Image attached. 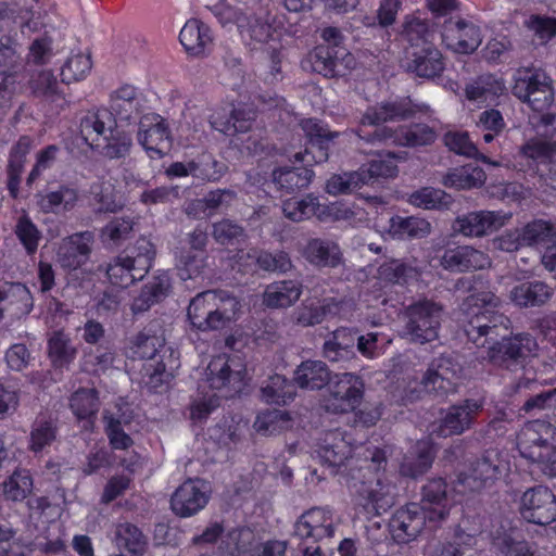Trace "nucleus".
<instances>
[{
    "mask_svg": "<svg viewBox=\"0 0 556 556\" xmlns=\"http://www.w3.org/2000/svg\"><path fill=\"white\" fill-rule=\"evenodd\" d=\"M428 111L427 104L414 102L409 97L382 101L367 108L355 134L361 140L370 144L392 142L408 147L428 146L437 138L435 131L428 125L416 124L400 131L381 126L388 122L408 119L416 113H427Z\"/></svg>",
    "mask_w": 556,
    "mask_h": 556,
    "instance_id": "obj_1",
    "label": "nucleus"
},
{
    "mask_svg": "<svg viewBox=\"0 0 556 556\" xmlns=\"http://www.w3.org/2000/svg\"><path fill=\"white\" fill-rule=\"evenodd\" d=\"M501 299L491 291H480L469 295L463 306L471 309V318L464 328L465 334L478 348H484L497 339H504L509 332L510 319L495 311Z\"/></svg>",
    "mask_w": 556,
    "mask_h": 556,
    "instance_id": "obj_2",
    "label": "nucleus"
},
{
    "mask_svg": "<svg viewBox=\"0 0 556 556\" xmlns=\"http://www.w3.org/2000/svg\"><path fill=\"white\" fill-rule=\"evenodd\" d=\"M357 455L364 462L359 472H375L372 478H366V473L361 475L365 480L362 481L358 494L364 500L363 505L368 513L380 515L394 504V486L380 473L387 465L386 452L377 446H367L359 448Z\"/></svg>",
    "mask_w": 556,
    "mask_h": 556,
    "instance_id": "obj_3",
    "label": "nucleus"
},
{
    "mask_svg": "<svg viewBox=\"0 0 556 556\" xmlns=\"http://www.w3.org/2000/svg\"><path fill=\"white\" fill-rule=\"evenodd\" d=\"M521 455L539 464L541 471L556 476V428L549 422L535 420L528 424L518 437Z\"/></svg>",
    "mask_w": 556,
    "mask_h": 556,
    "instance_id": "obj_4",
    "label": "nucleus"
},
{
    "mask_svg": "<svg viewBox=\"0 0 556 556\" xmlns=\"http://www.w3.org/2000/svg\"><path fill=\"white\" fill-rule=\"evenodd\" d=\"M443 307L431 300H419L406 307L403 334L413 343L425 344L439 336Z\"/></svg>",
    "mask_w": 556,
    "mask_h": 556,
    "instance_id": "obj_5",
    "label": "nucleus"
},
{
    "mask_svg": "<svg viewBox=\"0 0 556 556\" xmlns=\"http://www.w3.org/2000/svg\"><path fill=\"white\" fill-rule=\"evenodd\" d=\"M165 339L157 334L153 325L144 327L131 341L130 356L132 358L148 359L143 369L149 379L146 381L151 388L167 382L172 374L167 371L163 361H155L157 353L164 350Z\"/></svg>",
    "mask_w": 556,
    "mask_h": 556,
    "instance_id": "obj_6",
    "label": "nucleus"
},
{
    "mask_svg": "<svg viewBox=\"0 0 556 556\" xmlns=\"http://www.w3.org/2000/svg\"><path fill=\"white\" fill-rule=\"evenodd\" d=\"M538 349L535 338L529 333H518L492 342L488 354L494 366L516 372L525 368L530 357L536 355Z\"/></svg>",
    "mask_w": 556,
    "mask_h": 556,
    "instance_id": "obj_7",
    "label": "nucleus"
},
{
    "mask_svg": "<svg viewBox=\"0 0 556 556\" xmlns=\"http://www.w3.org/2000/svg\"><path fill=\"white\" fill-rule=\"evenodd\" d=\"M365 384L363 379L353 372L336 376L329 386V393L324 400V407L333 414L354 410L362 402Z\"/></svg>",
    "mask_w": 556,
    "mask_h": 556,
    "instance_id": "obj_8",
    "label": "nucleus"
},
{
    "mask_svg": "<svg viewBox=\"0 0 556 556\" xmlns=\"http://www.w3.org/2000/svg\"><path fill=\"white\" fill-rule=\"evenodd\" d=\"M441 36L450 50L462 54L475 52L482 42L481 28L471 20L459 15L443 21Z\"/></svg>",
    "mask_w": 556,
    "mask_h": 556,
    "instance_id": "obj_9",
    "label": "nucleus"
},
{
    "mask_svg": "<svg viewBox=\"0 0 556 556\" xmlns=\"http://www.w3.org/2000/svg\"><path fill=\"white\" fill-rule=\"evenodd\" d=\"M137 139L151 159H161L172 149L173 139L168 124L155 113L140 117Z\"/></svg>",
    "mask_w": 556,
    "mask_h": 556,
    "instance_id": "obj_10",
    "label": "nucleus"
},
{
    "mask_svg": "<svg viewBox=\"0 0 556 556\" xmlns=\"http://www.w3.org/2000/svg\"><path fill=\"white\" fill-rule=\"evenodd\" d=\"M520 514L525 520L547 526L556 520V495L545 485H535L523 492Z\"/></svg>",
    "mask_w": 556,
    "mask_h": 556,
    "instance_id": "obj_11",
    "label": "nucleus"
},
{
    "mask_svg": "<svg viewBox=\"0 0 556 556\" xmlns=\"http://www.w3.org/2000/svg\"><path fill=\"white\" fill-rule=\"evenodd\" d=\"M336 526L332 514L325 508L314 507L301 515L294 525L293 538L299 544L318 545L324 539L334 535Z\"/></svg>",
    "mask_w": 556,
    "mask_h": 556,
    "instance_id": "obj_12",
    "label": "nucleus"
},
{
    "mask_svg": "<svg viewBox=\"0 0 556 556\" xmlns=\"http://www.w3.org/2000/svg\"><path fill=\"white\" fill-rule=\"evenodd\" d=\"M207 381L214 390L227 389L225 396L239 394L243 390V364L238 356H219L207 366Z\"/></svg>",
    "mask_w": 556,
    "mask_h": 556,
    "instance_id": "obj_13",
    "label": "nucleus"
},
{
    "mask_svg": "<svg viewBox=\"0 0 556 556\" xmlns=\"http://www.w3.org/2000/svg\"><path fill=\"white\" fill-rule=\"evenodd\" d=\"M210 500V486L201 479H188L170 497V508L180 518H188L201 511Z\"/></svg>",
    "mask_w": 556,
    "mask_h": 556,
    "instance_id": "obj_14",
    "label": "nucleus"
},
{
    "mask_svg": "<svg viewBox=\"0 0 556 556\" xmlns=\"http://www.w3.org/2000/svg\"><path fill=\"white\" fill-rule=\"evenodd\" d=\"M482 407L483 403L475 399H467L450 406L443 414L438 426L433 429V432L442 438L464 433L472 427Z\"/></svg>",
    "mask_w": 556,
    "mask_h": 556,
    "instance_id": "obj_15",
    "label": "nucleus"
},
{
    "mask_svg": "<svg viewBox=\"0 0 556 556\" xmlns=\"http://www.w3.org/2000/svg\"><path fill=\"white\" fill-rule=\"evenodd\" d=\"M312 70L325 77L344 76L353 68L355 60L346 49L334 50L329 46H318L308 55Z\"/></svg>",
    "mask_w": 556,
    "mask_h": 556,
    "instance_id": "obj_16",
    "label": "nucleus"
},
{
    "mask_svg": "<svg viewBox=\"0 0 556 556\" xmlns=\"http://www.w3.org/2000/svg\"><path fill=\"white\" fill-rule=\"evenodd\" d=\"M428 522L426 513L417 503L397 509L390 519V529L399 543H407L420 534Z\"/></svg>",
    "mask_w": 556,
    "mask_h": 556,
    "instance_id": "obj_17",
    "label": "nucleus"
},
{
    "mask_svg": "<svg viewBox=\"0 0 556 556\" xmlns=\"http://www.w3.org/2000/svg\"><path fill=\"white\" fill-rule=\"evenodd\" d=\"M504 470H506V464L500 454L489 450L471 464L469 472L460 481L469 490L478 491L497 480Z\"/></svg>",
    "mask_w": 556,
    "mask_h": 556,
    "instance_id": "obj_18",
    "label": "nucleus"
},
{
    "mask_svg": "<svg viewBox=\"0 0 556 556\" xmlns=\"http://www.w3.org/2000/svg\"><path fill=\"white\" fill-rule=\"evenodd\" d=\"M419 506L428 513V523L432 528L446 519L451 508V501L444 479H431L422 486Z\"/></svg>",
    "mask_w": 556,
    "mask_h": 556,
    "instance_id": "obj_19",
    "label": "nucleus"
},
{
    "mask_svg": "<svg viewBox=\"0 0 556 556\" xmlns=\"http://www.w3.org/2000/svg\"><path fill=\"white\" fill-rule=\"evenodd\" d=\"M93 241L91 231L76 232L65 238L56 252L58 263L70 270L81 267L89 260Z\"/></svg>",
    "mask_w": 556,
    "mask_h": 556,
    "instance_id": "obj_20",
    "label": "nucleus"
},
{
    "mask_svg": "<svg viewBox=\"0 0 556 556\" xmlns=\"http://www.w3.org/2000/svg\"><path fill=\"white\" fill-rule=\"evenodd\" d=\"M34 308V298L29 289L21 282H4L0 286V320L5 316L21 319Z\"/></svg>",
    "mask_w": 556,
    "mask_h": 556,
    "instance_id": "obj_21",
    "label": "nucleus"
},
{
    "mask_svg": "<svg viewBox=\"0 0 556 556\" xmlns=\"http://www.w3.org/2000/svg\"><path fill=\"white\" fill-rule=\"evenodd\" d=\"M506 219V216L500 212H470L458 216L453 224V229L466 237H482L504 226Z\"/></svg>",
    "mask_w": 556,
    "mask_h": 556,
    "instance_id": "obj_22",
    "label": "nucleus"
},
{
    "mask_svg": "<svg viewBox=\"0 0 556 556\" xmlns=\"http://www.w3.org/2000/svg\"><path fill=\"white\" fill-rule=\"evenodd\" d=\"M356 330L341 327L329 333L323 344V356L330 363L345 366L357 361L355 353Z\"/></svg>",
    "mask_w": 556,
    "mask_h": 556,
    "instance_id": "obj_23",
    "label": "nucleus"
},
{
    "mask_svg": "<svg viewBox=\"0 0 556 556\" xmlns=\"http://www.w3.org/2000/svg\"><path fill=\"white\" fill-rule=\"evenodd\" d=\"M111 116L117 121L131 122L142 111V101L137 88L131 85H123L110 94L109 106H105Z\"/></svg>",
    "mask_w": 556,
    "mask_h": 556,
    "instance_id": "obj_24",
    "label": "nucleus"
},
{
    "mask_svg": "<svg viewBox=\"0 0 556 556\" xmlns=\"http://www.w3.org/2000/svg\"><path fill=\"white\" fill-rule=\"evenodd\" d=\"M77 354V346L64 330H54L48 334L47 356L55 372L62 374L63 370H67Z\"/></svg>",
    "mask_w": 556,
    "mask_h": 556,
    "instance_id": "obj_25",
    "label": "nucleus"
},
{
    "mask_svg": "<svg viewBox=\"0 0 556 556\" xmlns=\"http://www.w3.org/2000/svg\"><path fill=\"white\" fill-rule=\"evenodd\" d=\"M116 126L115 119L105 106L88 111L79 122V131L91 148L100 147L101 140Z\"/></svg>",
    "mask_w": 556,
    "mask_h": 556,
    "instance_id": "obj_26",
    "label": "nucleus"
},
{
    "mask_svg": "<svg viewBox=\"0 0 556 556\" xmlns=\"http://www.w3.org/2000/svg\"><path fill=\"white\" fill-rule=\"evenodd\" d=\"M352 452L353 448L343 433L339 430H331L325 433L316 454L321 464L330 467L331 472L334 473V468L352 457Z\"/></svg>",
    "mask_w": 556,
    "mask_h": 556,
    "instance_id": "obj_27",
    "label": "nucleus"
},
{
    "mask_svg": "<svg viewBox=\"0 0 556 556\" xmlns=\"http://www.w3.org/2000/svg\"><path fill=\"white\" fill-rule=\"evenodd\" d=\"M554 289L541 280L526 281L509 291V300L518 307H540L553 296Z\"/></svg>",
    "mask_w": 556,
    "mask_h": 556,
    "instance_id": "obj_28",
    "label": "nucleus"
},
{
    "mask_svg": "<svg viewBox=\"0 0 556 556\" xmlns=\"http://www.w3.org/2000/svg\"><path fill=\"white\" fill-rule=\"evenodd\" d=\"M36 199L40 212L59 215L70 212L76 206L78 191L68 185H60L55 190L36 194Z\"/></svg>",
    "mask_w": 556,
    "mask_h": 556,
    "instance_id": "obj_29",
    "label": "nucleus"
},
{
    "mask_svg": "<svg viewBox=\"0 0 556 556\" xmlns=\"http://www.w3.org/2000/svg\"><path fill=\"white\" fill-rule=\"evenodd\" d=\"M170 279L166 273L153 276L142 288L131 303L134 315L143 314L153 305L163 301L169 293Z\"/></svg>",
    "mask_w": 556,
    "mask_h": 556,
    "instance_id": "obj_30",
    "label": "nucleus"
},
{
    "mask_svg": "<svg viewBox=\"0 0 556 556\" xmlns=\"http://www.w3.org/2000/svg\"><path fill=\"white\" fill-rule=\"evenodd\" d=\"M179 40L186 51L194 56H202L213 46L211 28L200 20H189L181 28Z\"/></svg>",
    "mask_w": 556,
    "mask_h": 556,
    "instance_id": "obj_31",
    "label": "nucleus"
},
{
    "mask_svg": "<svg viewBox=\"0 0 556 556\" xmlns=\"http://www.w3.org/2000/svg\"><path fill=\"white\" fill-rule=\"evenodd\" d=\"M314 177V172L306 166H281L273 170L271 181L275 187L287 193H294L307 188Z\"/></svg>",
    "mask_w": 556,
    "mask_h": 556,
    "instance_id": "obj_32",
    "label": "nucleus"
},
{
    "mask_svg": "<svg viewBox=\"0 0 556 556\" xmlns=\"http://www.w3.org/2000/svg\"><path fill=\"white\" fill-rule=\"evenodd\" d=\"M303 292L298 280H281L268 285L263 293V304L269 308H287L296 303Z\"/></svg>",
    "mask_w": 556,
    "mask_h": 556,
    "instance_id": "obj_33",
    "label": "nucleus"
},
{
    "mask_svg": "<svg viewBox=\"0 0 556 556\" xmlns=\"http://www.w3.org/2000/svg\"><path fill=\"white\" fill-rule=\"evenodd\" d=\"M304 255L311 264L318 267L336 268L343 263V254L339 244L327 239L308 240Z\"/></svg>",
    "mask_w": 556,
    "mask_h": 556,
    "instance_id": "obj_34",
    "label": "nucleus"
},
{
    "mask_svg": "<svg viewBox=\"0 0 556 556\" xmlns=\"http://www.w3.org/2000/svg\"><path fill=\"white\" fill-rule=\"evenodd\" d=\"M444 68L441 52L434 46L422 47L412 53V59L406 63V70L419 77L432 78Z\"/></svg>",
    "mask_w": 556,
    "mask_h": 556,
    "instance_id": "obj_35",
    "label": "nucleus"
},
{
    "mask_svg": "<svg viewBox=\"0 0 556 556\" xmlns=\"http://www.w3.org/2000/svg\"><path fill=\"white\" fill-rule=\"evenodd\" d=\"M293 380L301 389L320 390L330 382V370L321 361H305L295 369Z\"/></svg>",
    "mask_w": 556,
    "mask_h": 556,
    "instance_id": "obj_36",
    "label": "nucleus"
},
{
    "mask_svg": "<svg viewBox=\"0 0 556 556\" xmlns=\"http://www.w3.org/2000/svg\"><path fill=\"white\" fill-rule=\"evenodd\" d=\"M89 194L97 213H115L124 205L111 179H99L91 184Z\"/></svg>",
    "mask_w": 556,
    "mask_h": 556,
    "instance_id": "obj_37",
    "label": "nucleus"
},
{
    "mask_svg": "<svg viewBox=\"0 0 556 556\" xmlns=\"http://www.w3.org/2000/svg\"><path fill=\"white\" fill-rule=\"evenodd\" d=\"M99 152L110 160L124 159L130 154L132 138L130 132L114 126L100 142Z\"/></svg>",
    "mask_w": 556,
    "mask_h": 556,
    "instance_id": "obj_38",
    "label": "nucleus"
},
{
    "mask_svg": "<svg viewBox=\"0 0 556 556\" xmlns=\"http://www.w3.org/2000/svg\"><path fill=\"white\" fill-rule=\"evenodd\" d=\"M505 90L502 79L492 74L479 76L466 86L465 92L468 100L478 102H492Z\"/></svg>",
    "mask_w": 556,
    "mask_h": 556,
    "instance_id": "obj_39",
    "label": "nucleus"
},
{
    "mask_svg": "<svg viewBox=\"0 0 556 556\" xmlns=\"http://www.w3.org/2000/svg\"><path fill=\"white\" fill-rule=\"evenodd\" d=\"M486 179L484 170L473 164H467L451 169L443 178L445 187L455 189H471L481 187Z\"/></svg>",
    "mask_w": 556,
    "mask_h": 556,
    "instance_id": "obj_40",
    "label": "nucleus"
},
{
    "mask_svg": "<svg viewBox=\"0 0 556 556\" xmlns=\"http://www.w3.org/2000/svg\"><path fill=\"white\" fill-rule=\"evenodd\" d=\"M292 425V417L287 410L267 409L257 415L253 427L258 434L268 437L287 431Z\"/></svg>",
    "mask_w": 556,
    "mask_h": 556,
    "instance_id": "obj_41",
    "label": "nucleus"
},
{
    "mask_svg": "<svg viewBox=\"0 0 556 556\" xmlns=\"http://www.w3.org/2000/svg\"><path fill=\"white\" fill-rule=\"evenodd\" d=\"M389 231L399 239L425 238L431 232V224L421 217L393 216L389 222Z\"/></svg>",
    "mask_w": 556,
    "mask_h": 556,
    "instance_id": "obj_42",
    "label": "nucleus"
},
{
    "mask_svg": "<svg viewBox=\"0 0 556 556\" xmlns=\"http://www.w3.org/2000/svg\"><path fill=\"white\" fill-rule=\"evenodd\" d=\"M155 255L154 244L148 238L141 237L126 250L124 256L130 261L132 269L144 278L152 267Z\"/></svg>",
    "mask_w": 556,
    "mask_h": 556,
    "instance_id": "obj_43",
    "label": "nucleus"
},
{
    "mask_svg": "<svg viewBox=\"0 0 556 556\" xmlns=\"http://www.w3.org/2000/svg\"><path fill=\"white\" fill-rule=\"evenodd\" d=\"M99 271H104L110 282L121 288H127L134 282L143 279L138 275L130 264V261L124 255L115 257L112 262L100 265Z\"/></svg>",
    "mask_w": 556,
    "mask_h": 556,
    "instance_id": "obj_44",
    "label": "nucleus"
},
{
    "mask_svg": "<svg viewBox=\"0 0 556 556\" xmlns=\"http://www.w3.org/2000/svg\"><path fill=\"white\" fill-rule=\"evenodd\" d=\"M320 211L321 204L318 197L313 193H308L302 199H289L282 204L283 215L296 223L308 219L312 216H317L319 219Z\"/></svg>",
    "mask_w": 556,
    "mask_h": 556,
    "instance_id": "obj_45",
    "label": "nucleus"
},
{
    "mask_svg": "<svg viewBox=\"0 0 556 556\" xmlns=\"http://www.w3.org/2000/svg\"><path fill=\"white\" fill-rule=\"evenodd\" d=\"M401 37L409 43L410 47L422 48L433 46L431 39L433 33L426 20L418 16L408 15L402 24Z\"/></svg>",
    "mask_w": 556,
    "mask_h": 556,
    "instance_id": "obj_46",
    "label": "nucleus"
},
{
    "mask_svg": "<svg viewBox=\"0 0 556 556\" xmlns=\"http://www.w3.org/2000/svg\"><path fill=\"white\" fill-rule=\"evenodd\" d=\"M525 247L547 244L556 240V224L544 219H534L520 228Z\"/></svg>",
    "mask_w": 556,
    "mask_h": 556,
    "instance_id": "obj_47",
    "label": "nucleus"
},
{
    "mask_svg": "<svg viewBox=\"0 0 556 556\" xmlns=\"http://www.w3.org/2000/svg\"><path fill=\"white\" fill-rule=\"evenodd\" d=\"M33 491V478L28 470L16 469L3 482V495L8 501L22 502Z\"/></svg>",
    "mask_w": 556,
    "mask_h": 556,
    "instance_id": "obj_48",
    "label": "nucleus"
},
{
    "mask_svg": "<svg viewBox=\"0 0 556 556\" xmlns=\"http://www.w3.org/2000/svg\"><path fill=\"white\" fill-rule=\"evenodd\" d=\"M362 173L364 185H369L379 178H392L397 174V166L393 155L390 153L386 156L379 155L378 159L371 160L368 164L358 168Z\"/></svg>",
    "mask_w": 556,
    "mask_h": 556,
    "instance_id": "obj_49",
    "label": "nucleus"
},
{
    "mask_svg": "<svg viewBox=\"0 0 556 556\" xmlns=\"http://www.w3.org/2000/svg\"><path fill=\"white\" fill-rule=\"evenodd\" d=\"M210 123L214 129L228 137H235V139L230 140V143L235 147H239L238 141H240V138L238 135L243 129V111L231 108L227 114H217L212 116Z\"/></svg>",
    "mask_w": 556,
    "mask_h": 556,
    "instance_id": "obj_50",
    "label": "nucleus"
},
{
    "mask_svg": "<svg viewBox=\"0 0 556 556\" xmlns=\"http://www.w3.org/2000/svg\"><path fill=\"white\" fill-rule=\"evenodd\" d=\"M262 397L267 403L286 404L294 399L295 388L292 381L283 376L275 375L269 382L261 389Z\"/></svg>",
    "mask_w": 556,
    "mask_h": 556,
    "instance_id": "obj_51",
    "label": "nucleus"
},
{
    "mask_svg": "<svg viewBox=\"0 0 556 556\" xmlns=\"http://www.w3.org/2000/svg\"><path fill=\"white\" fill-rule=\"evenodd\" d=\"M13 230L18 241L24 247L27 255H34L38 249L42 235L27 213L24 212L17 217Z\"/></svg>",
    "mask_w": 556,
    "mask_h": 556,
    "instance_id": "obj_52",
    "label": "nucleus"
},
{
    "mask_svg": "<svg viewBox=\"0 0 556 556\" xmlns=\"http://www.w3.org/2000/svg\"><path fill=\"white\" fill-rule=\"evenodd\" d=\"M378 276L383 281L403 285L417 279L419 273L400 260H390L379 266Z\"/></svg>",
    "mask_w": 556,
    "mask_h": 556,
    "instance_id": "obj_53",
    "label": "nucleus"
},
{
    "mask_svg": "<svg viewBox=\"0 0 556 556\" xmlns=\"http://www.w3.org/2000/svg\"><path fill=\"white\" fill-rule=\"evenodd\" d=\"M409 202L424 210H442L450 207L452 197L443 190L426 187L413 192Z\"/></svg>",
    "mask_w": 556,
    "mask_h": 556,
    "instance_id": "obj_54",
    "label": "nucleus"
},
{
    "mask_svg": "<svg viewBox=\"0 0 556 556\" xmlns=\"http://www.w3.org/2000/svg\"><path fill=\"white\" fill-rule=\"evenodd\" d=\"M248 257L254 260L258 268L264 271L286 274L293 267L289 254L283 251H276L275 253L261 251L254 255L248 254Z\"/></svg>",
    "mask_w": 556,
    "mask_h": 556,
    "instance_id": "obj_55",
    "label": "nucleus"
},
{
    "mask_svg": "<svg viewBox=\"0 0 556 556\" xmlns=\"http://www.w3.org/2000/svg\"><path fill=\"white\" fill-rule=\"evenodd\" d=\"M445 146L453 152L468 157L479 159L484 163L497 166L496 162H492L488 156L479 153L476 144L469 139L467 132L450 131L444 136Z\"/></svg>",
    "mask_w": 556,
    "mask_h": 556,
    "instance_id": "obj_56",
    "label": "nucleus"
},
{
    "mask_svg": "<svg viewBox=\"0 0 556 556\" xmlns=\"http://www.w3.org/2000/svg\"><path fill=\"white\" fill-rule=\"evenodd\" d=\"M520 152L536 164H547L556 154V141L532 138L520 148Z\"/></svg>",
    "mask_w": 556,
    "mask_h": 556,
    "instance_id": "obj_57",
    "label": "nucleus"
},
{
    "mask_svg": "<svg viewBox=\"0 0 556 556\" xmlns=\"http://www.w3.org/2000/svg\"><path fill=\"white\" fill-rule=\"evenodd\" d=\"M135 225L131 217H115L102 228L101 237L115 247L121 245L132 236Z\"/></svg>",
    "mask_w": 556,
    "mask_h": 556,
    "instance_id": "obj_58",
    "label": "nucleus"
},
{
    "mask_svg": "<svg viewBox=\"0 0 556 556\" xmlns=\"http://www.w3.org/2000/svg\"><path fill=\"white\" fill-rule=\"evenodd\" d=\"M70 406L79 419L89 418L99 409L98 392L94 389H79L71 396Z\"/></svg>",
    "mask_w": 556,
    "mask_h": 556,
    "instance_id": "obj_59",
    "label": "nucleus"
},
{
    "mask_svg": "<svg viewBox=\"0 0 556 556\" xmlns=\"http://www.w3.org/2000/svg\"><path fill=\"white\" fill-rule=\"evenodd\" d=\"M119 543L132 555L141 556L147 548V538L141 530L129 522L121 523L116 531Z\"/></svg>",
    "mask_w": 556,
    "mask_h": 556,
    "instance_id": "obj_60",
    "label": "nucleus"
},
{
    "mask_svg": "<svg viewBox=\"0 0 556 556\" xmlns=\"http://www.w3.org/2000/svg\"><path fill=\"white\" fill-rule=\"evenodd\" d=\"M105 433L110 444L115 450H127L132 445V439L124 431L123 426L128 421L122 417L105 412L103 415Z\"/></svg>",
    "mask_w": 556,
    "mask_h": 556,
    "instance_id": "obj_61",
    "label": "nucleus"
},
{
    "mask_svg": "<svg viewBox=\"0 0 556 556\" xmlns=\"http://www.w3.org/2000/svg\"><path fill=\"white\" fill-rule=\"evenodd\" d=\"M415 454L417 458L414 462L405 459L401 466V472L412 478L425 473L433 462V454L428 442H418L415 446Z\"/></svg>",
    "mask_w": 556,
    "mask_h": 556,
    "instance_id": "obj_62",
    "label": "nucleus"
},
{
    "mask_svg": "<svg viewBox=\"0 0 556 556\" xmlns=\"http://www.w3.org/2000/svg\"><path fill=\"white\" fill-rule=\"evenodd\" d=\"M92 67L90 55L77 53L70 56L61 68V80L71 84L84 79Z\"/></svg>",
    "mask_w": 556,
    "mask_h": 556,
    "instance_id": "obj_63",
    "label": "nucleus"
},
{
    "mask_svg": "<svg viewBox=\"0 0 556 556\" xmlns=\"http://www.w3.org/2000/svg\"><path fill=\"white\" fill-rule=\"evenodd\" d=\"M477 126L482 132L483 141L491 143L503 132L506 124L500 111L490 109L480 113Z\"/></svg>",
    "mask_w": 556,
    "mask_h": 556,
    "instance_id": "obj_64",
    "label": "nucleus"
}]
</instances>
